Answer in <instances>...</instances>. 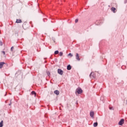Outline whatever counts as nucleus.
I'll use <instances>...</instances> for the list:
<instances>
[{"label":"nucleus","instance_id":"obj_17","mask_svg":"<svg viewBox=\"0 0 127 127\" xmlns=\"http://www.w3.org/2000/svg\"><path fill=\"white\" fill-rule=\"evenodd\" d=\"M78 20L77 19H75V23H77V22H78Z\"/></svg>","mask_w":127,"mask_h":127},{"label":"nucleus","instance_id":"obj_9","mask_svg":"<svg viewBox=\"0 0 127 127\" xmlns=\"http://www.w3.org/2000/svg\"><path fill=\"white\" fill-rule=\"evenodd\" d=\"M111 10H112V11H113V12H116V11H116V8L112 7Z\"/></svg>","mask_w":127,"mask_h":127},{"label":"nucleus","instance_id":"obj_16","mask_svg":"<svg viewBox=\"0 0 127 127\" xmlns=\"http://www.w3.org/2000/svg\"><path fill=\"white\" fill-rule=\"evenodd\" d=\"M68 56H71V57H72V56H73V55H72V54L71 53H69L68 55Z\"/></svg>","mask_w":127,"mask_h":127},{"label":"nucleus","instance_id":"obj_5","mask_svg":"<svg viewBox=\"0 0 127 127\" xmlns=\"http://www.w3.org/2000/svg\"><path fill=\"white\" fill-rule=\"evenodd\" d=\"M94 113L93 111H91L90 113V116L91 118H94Z\"/></svg>","mask_w":127,"mask_h":127},{"label":"nucleus","instance_id":"obj_3","mask_svg":"<svg viewBox=\"0 0 127 127\" xmlns=\"http://www.w3.org/2000/svg\"><path fill=\"white\" fill-rule=\"evenodd\" d=\"M58 73L60 75H63V70H61V69H58Z\"/></svg>","mask_w":127,"mask_h":127},{"label":"nucleus","instance_id":"obj_18","mask_svg":"<svg viewBox=\"0 0 127 127\" xmlns=\"http://www.w3.org/2000/svg\"><path fill=\"white\" fill-rule=\"evenodd\" d=\"M0 45L1 46H2V42H0Z\"/></svg>","mask_w":127,"mask_h":127},{"label":"nucleus","instance_id":"obj_13","mask_svg":"<svg viewBox=\"0 0 127 127\" xmlns=\"http://www.w3.org/2000/svg\"><path fill=\"white\" fill-rule=\"evenodd\" d=\"M31 94H32V95H35V96L36 95V93H35V92H34V91H32L31 92Z\"/></svg>","mask_w":127,"mask_h":127},{"label":"nucleus","instance_id":"obj_14","mask_svg":"<svg viewBox=\"0 0 127 127\" xmlns=\"http://www.w3.org/2000/svg\"><path fill=\"white\" fill-rule=\"evenodd\" d=\"M59 53V52L58 51H56L55 52V54L57 55Z\"/></svg>","mask_w":127,"mask_h":127},{"label":"nucleus","instance_id":"obj_6","mask_svg":"<svg viewBox=\"0 0 127 127\" xmlns=\"http://www.w3.org/2000/svg\"><path fill=\"white\" fill-rule=\"evenodd\" d=\"M54 93H55V94H56V95H57V96H58V95H59V94H60L59 91H58V90H55L54 91Z\"/></svg>","mask_w":127,"mask_h":127},{"label":"nucleus","instance_id":"obj_7","mask_svg":"<svg viewBox=\"0 0 127 127\" xmlns=\"http://www.w3.org/2000/svg\"><path fill=\"white\" fill-rule=\"evenodd\" d=\"M4 63H0V68L1 69L2 68V66H3Z\"/></svg>","mask_w":127,"mask_h":127},{"label":"nucleus","instance_id":"obj_11","mask_svg":"<svg viewBox=\"0 0 127 127\" xmlns=\"http://www.w3.org/2000/svg\"><path fill=\"white\" fill-rule=\"evenodd\" d=\"M71 65H67V70H71Z\"/></svg>","mask_w":127,"mask_h":127},{"label":"nucleus","instance_id":"obj_2","mask_svg":"<svg viewBox=\"0 0 127 127\" xmlns=\"http://www.w3.org/2000/svg\"><path fill=\"white\" fill-rule=\"evenodd\" d=\"M125 123V120L122 119L119 123V126H123Z\"/></svg>","mask_w":127,"mask_h":127},{"label":"nucleus","instance_id":"obj_12","mask_svg":"<svg viewBox=\"0 0 127 127\" xmlns=\"http://www.w3.org/2000/svg\"><path fill=\"white\" fill-rule=\"evenodd\" d=\"M97 126H98V123H97V122L94 123V124H93V127H97Z\"/></svg>","mask_w":127,"mask_h":127},{"label":"nucleus","instance_id":"obj_21","mask_svg":"<svg viewBox=\"0 0 127 127\" xmlns=\"http://www.w3.org/2000/svg\"><path fill=\"white\" fill-rule=\"evenodd\" d=\"M110 110H112V108H110Z\"/></svg>","mask_w":127,"mask_h":127},{"label":"nucleus","instance_id":"obj_8","mask_svg":"<svg viewBox=\"0 0 127 127\" xmlns=\"http://www.w3.org/2000/svg\"><path fill=\"white\" fill-rule=\"evenodd\" d=\"M3 127V121H1L0 123V127Z\"/></svg>","mask_w":127,"mask_h":127},{"label":"nucleus","instance_id":"obj_19","mask_svg":"<svg viewBox=\"0 0 127 127\" xmlns=\"http://www.w3.org/2000/svg\"><path fill=\"white\" fill-rule=\"evenodd\" d=\"M2 53H3V55H5V53L4 51L2 52Z\"/></svg>","mask_w":127,"mask_h":127},{"label":"nucleus","instance_id":"obj_20","mask_svg":"<svg viewBox=\"0 0 127 127\" xmlns=\"http://www.w3.org/2000/svg\"><path fill=\"white\" fill-rule=\"evenodd\" d=\"M11 50L12 51V50H13V47H12L11 48Z\"/></svg>","mask_w":127,"mask_h":127},{"label":"nucleus","instance_id":"obj_1","mask_svg":"<svg viewBox=\"0 0 127 127\" xmlns=\"http://www.w3.org/2000/svg\"><path fill=\"white\" fill-rule=\"evenodd\" d=\"M76 93H77V94H82L83 90L81 88H77L76 90Z\"/></svg>","mask_w":127,"mask_h":127},{"label":"nucleus","instance_id":"obj_4","mask_svg":"<svg viewBox=\"0 0 127 127\" xmlns=\"http://www.w3.org/2000/svg\"><path fill=\"white\" fill-rule=\"evenodd\" d=\"M76 59L78 60V61H80V57L79 56V54L78 53L76 55Z\"/></svg>","mask_w":127,"mask_h":127},{"label":"nucleus","instance_id":"obj_15","mask_svg":"<svg viewBox=\"0 0 127 127\" xmlns=\"http://www.w3.org/2000/svg\"><path fill=\"white\" fill-rule=\"evenodd\" d=\"M59 54H60V56H63V53L62 52H61Z\"/></svg>","mask_w":127,"mask_h":127},{"label":"nucleus","instance_id":"obj_10","mask_svg":"<svg viewBox=\"0 0 127 127\" xmlns=\"http://www.w3.org/2000/svg\"><path fill=\"white\" fill-rule=\"evenodd\" d=\"M21 20H20V19H17V20H16V23H21Z\"/></svg>","mask_w":127,"mask_h":127}]
</instances>
